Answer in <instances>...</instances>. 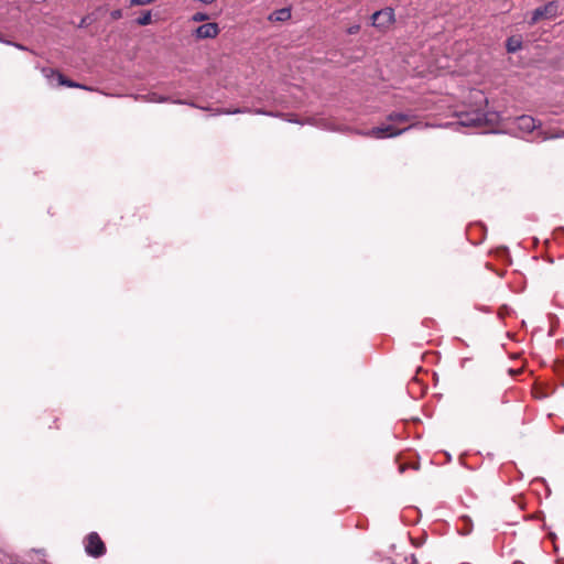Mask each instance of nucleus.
Here are the masks:
<instances>
[{"label":"nucleus","mask_w":564,"mask_h":564,"mask_svg":"<svg viewBox=\"0 0 564 564\" xmlns=\"http://www.w3.org/2000/svg\"><path fill=\"white\" fill-rule=\"evenodd\" d=\"M412 117L410 115L403 112H392L388 116L387 123H382L371 130L367 131L365 135L376 138V139H387L394 138L403 132L408 131L413 127V124H409L404 128H399V124L410 122Z\"/></svg>","instance_id":"obj_1"},{"label":"nucleus","mask_w":564,"mask_h":564,"mask_svg":"<svg viewBox=\"0 0 564 564\" xmlns=\"http://www.w3.org/2000/svg\"><path fill=\"white\" fill-rule=\"evenodd\" d=\"M371 18L373 26L380 30H386L394 21V11L391 8H384L375 12Z\"/></svg>","instance_id":"obj_2"},{"label":"nucleus","mask_w":564,"mask_h":564,"mask_svg":"<svg viewBox=\"0 0 564 564\" xmlns=\"http://www.w3.org/2000/svg\"><path fill=\"white\" fill-rule=\"evenodd\" d=\"M86 552L94 557L105 554L106 547L101 539L96 532L90 533L86 539Z\"/></svg>","instance_id":"obj_3"},{"label":"nucleus","mask_w":564,"mask_h":564,"mask_svg":"<svg viewBox=\"0 0 564 564\" xmlns=\"http://www.w3.org/2000/svg\"><path fill=\"white\" fill-rule=\"evenodd\" d=\"M516 123L520 131L528 133L541 127L540 121H536L533 117L525 115L518 117L516 119Z\"/></svg>","instance_id":"obj_4"},{"label":"nucleus","mask_w":564,"mask_h":564,"mask_svg":"<svg viewBox=\"0 0 564 564\" xmlns=\"http://www.w3.org/2000/svg\"><path fill=\"white\" fill-rule=\"evenodd\" d=\"M219 33V28L216 23L209 22L198 26L195 30V36L199 40L214 39Z\"/></svg>","instance_id":"obj_5"},{"label":"nucleus","mask_w":564,"mask_h":564,"mask_svg":"<svg viewBox=\"0 0 564 564\" xmlns=\"http://www.w3.org/2000/svg\"><path fill=\"white\" fill-rule=\"evenodd\" d=\"M555 12H556L555 8L552 6V2H550L549 4L538 8L536 10L533 11L530 23L533 24V23H536L538 21H540L541 19L552 18L555 15Z\"/></svg>","instance_id":"obj_6"},{"label":"nucleus","mask_w":564,"mask_h":564,"mask_svg":"<svg viewBox=\"0 0 564 564\" xmlns=\"http://www.w3.org/2000/svg\"><path fill=\"white\" fill-rule=\"evenodd\" d=\"M290 18H291V9L282 8L280 10L272 12L268 19L272 22H284V21H288Z\"/></svg>","instance_id":"obj_7"},{"label":"nucleus","mask_w":564,"mask_h":564,"mask_svg":"<svg viewBox=\"0 0 564 564\" xmlns=\"http://www.w3.org/2000/svg\"><path fill=\"white\" fill-rule=\"evenodd\" d=\"M460 123L466 127L481 128L486 122L479 113H475L473 116H466L465 119L460 120Z\"/></svg>","instance_id":"obj_8"},{"label":"nucleus","mask_w":564,"mask_h":564,"mask_svg":"<svg viewBox=\"0 0 564 564\" xmlns=\"http://www.w3.org/2000/svg\"><path fill=\"white\" fill-rule=\"evenodd\" d=\"M507 51L509 53H514L519 51L522 46V39L521 36H511L507 40Z\"/></svg>","instance_id":"obj_9"},{"label":"nucleus","mask_w":564,"mask_h":564,"mask_svg":"<svg viewBox=\"0 0 564 564\" xmlns=\"http://www.w3.org/2000/svg\"><path fill=\"white\" fill-rule=\"evenodd\" d=\"M54 75L57 77V79H58V84H59V85H64V86H67V87H76V88H83V89L91 90V88H88V87H86V86H82V85H79V84H76V83H74V82H72V80L66 79V78H65L62 74H59V73H56V74H54Z\"/></svg>","instance_id":"obj_10"},{"label":"nucleus","mask_w":564,"mask_h":564,"mask_svg":"<svg viewBox=\"0 0 564 564\" xmlns=\"http://www.w3.org/2000/svg\"><path fill=\"white\" fill-rule=\"evenodd\" d=\"M138 24L140 25H148L151 23V12H145L142 15H140L137 20Z\"/></svg>","instance_id":"obj_11"},{"label":"nucleus","mask_w":564,"mask_h":564,"mask_svg":"<svg viewBox=\"0 0 564 564\" xmlns=\"http://www.w3.org/2000/svg\"><path fill=\"white\" fill-rule=\"evenodd\" d=\"M540 135L542 137L543 140H549V139H554V138H563L564 137V130L555 133V134H552V135H547L546 133L544 132H540Z\"/></svg>","instance_id":"obj_12"},{"label":"nucleus","mask_w":564,"mask_h":564,"mask_svg":"<svg viewBox=\"0 0 564 564\" xmlns=\"http://www.w3.org/2000/svg\"><path fill=\"white\" fill-rule=\"evenodd\" d=\"M208 17L204 13H200V12H197L193 15L192 20L195 21V22H200V21H205L207 20Z\"/></svg>","instance_id":"obj_13"},{"label":"nucleus","mask_w":564,"mask_h":564,"mask_svg":"<svg viewBox=\"0 0 564 564\" xmlns=\"http://www.w3.org/2000/svg\"><path fill=\"white\" fill-rule=\"evenodd\" d=\"M359 29H360V28H359V25H358V24H355V25L349 26V28L347 29V32H348L349 34H356V33L359 31Z\"/></svg>","instance_id":"obj_14"},{"label":"nucleus","mask_w":564,"mask_h":564,"mask_svg":"<svg viewBox=\"0 0 564 564\" xmlns=\"http://www.w3.org/2000/svg\"><path fill=\"white\" fill-rule=\"evenodd\" d=\"M505 370H506V371H508V372H509V373H511V375L516 373V371H514L513 369H507V368H506Z\"/></svg>","instance_id":"obj_15"},{"label":"nucleus","mask_w":564,"mask_h":564,"mask_svg":"<svg viewBox=\"0 0 564 564\" xmlns=\"http://www.w3.org/2000/svg\"><path fill=\"white\" fill-rule=\"evenodd\" d=\"M470 532V529L468 530H462V534H468Z\"/></svg>","instance_id":"obj_16"},{"label":"nucleus","mask_w":564,"mask_h":564,"mask_svg":"<svg viewBox=\"0 0 564 564\" xmlns=\"http://www.w3.org/2000/svg\"><path fill=\"white\" fill-rule=\"evenodd\" d=\"M164 99L163 98H160V99H154L152 98L151 101H163Z\"/></svg>","instance_id":"obj_17"},{"label":"nucleus","mask_w":564,"mask_h":564,"mask_svg":"<svg viewBox=\"0 0 564 564\" xmlns=\"http://www.w3.org/2000/svg\"><path fill=\"white\" fill-rule=\"evenodd\" d=\"M482 132H484V133L491 132V128L489 127L488 129L482 130Z\"/></svg>","instance_id":"obj_18"},{"label":"nucleus","mask_w":564,"mask_h":564,"mask_svg":"<svg viewBox=\"0 0 564 564\" xmlns=\"http://www.w3.org/2000/svg\"><path fill=\"white\" fill-rule=\"evenodd\" d=\"M15 46H17L18 48H20V50H24V47H23L22 45H18V44H17Z\"/></svg>","instance_id":"obj_19"}]
</instances>
